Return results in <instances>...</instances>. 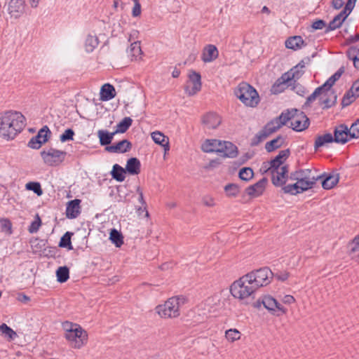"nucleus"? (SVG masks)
Segmentation results:
<instances>
[{
    "mask_svg": "<svg viewBox=\"0 0 359 359\" xmlns=\"http://www.w3.org/2000/svg\"><path fill=\"white\" fill-rule=\"evenodd\" d=\"M273 273L268 267L254 270L235 280L230 287L232 296L244 304H249L254 299L255 292L269 285Z\"/></svg>",
    "mask_w": 359,
    "mask_h": 359,
    "instance_id": "obj_1",
    "label": "nucleus"
},
{
    "mask_svg": "<svg viewBox=\"0 0 359 359\" xmlns=\"http://www.w3.org/2000/svg\"><path fill=\"white\" fill-rule=\"evenodd\" d=\"M25 117L18 111L0 113V136L6 140L13 139L25 127Z\"/></svg>",
    "mask_w": 359,
    "mask_h": 359,
    "instance_id": "obj_2",
    "label": "nucleus"
},
{
    "mask_svg": "<svg viewBox=\"0 0 359 359\" xmlns=\"http://www.w3.org/2000/svg\"><path fill=\"white\" fill-rule=\"evenodd\" d=\"M64 337L70 347L80 349L88 343V334L82 327L76 323L65 321L62 323Z\"/></svg>",
    "mask_w": 359,
    "mask_h": 359,
    "instance_id": "obj_3",
    "label": "nucleus"
},
{
    "mask_svg": "<svg viewBox=\"0 0 359 359\" xmlns=\"http://www.w3.org/2000/svg\"><path fill=\"white\" fill-rule=\"evenodd\" d=\"M234 94L245 105L254 107L259 102L257 90L247 83H240L234 90Z\"/></svg>",
    "mask_w": 359,
    "mask_h": 359,
    "instance_id": "obj_4",
    "label": "nucleus"
},
{
    "mask_svg": "<svg viewBox=\"0 0 359 359\" xmlns=\"http://www.w3.org/2000/svg\"><path fill=\"white\" fill-rule=\"evenodd\" d=\"M182 299L173 297L168 299L163 304L158 305L155 308L156 312L164 318H175L180 315V307Z\"/></svg>",
    "mask_w": 359,
    "mask_h": 359,
    "instance_id": "obj_5",
    "label": "nucleus"
},
{
    "mask_svg": "<svg viewBox=\"0 0 359 359\" xmlns=\"http://www.w3.org/2000/svg\"><path fill=\"white\" fill-rule=\"evenodd\" d=\"M344 71V67H341L332 76H330L325 81L324 84L316 88L314 92L307 97L306 101L304 103V107H310L311 103L313 102L315 97L323 89H331L334 83L339 79Z\"/></svg>",
    "mask_w": 359,
    "mask_h": 359,
    "instance_id": "obj_6",
    "label": "nucleus"
},
{
    "mask_svg": "<svg viewBox=\"0 0 359 359\" xmlns=\"http://www.w3.org/2000/svg\"><path fill=\"white\" fill-rule=\"evenodd\" d=\"M66 155L65 151L53 148L41 152L43 162L50 166H56L60 164L65 160Z\"/></svg>",
    "mask_w": 359,
    "mask_h": 359,
    "instance_id": "obj_7",
    "label": "nucleus"
},
{
    "mask_svg": "<svg viewBox=\"0 0 359 359\" xmlns=\"http://www.w3.org/2000/svg\"><path fill=\"white\" fill-rule=\"evenodd\" d=\"M201 74L195 71H191L189 74V81L184 87L186 93L192 96L199 92L201 89Z\"/></svg>",
    "mask_w": 359,
    "mask_h": 359,
    "instance_id": "obj_8",
    "label": "nucleus"
},
{
    "mask_svg": "<svg viewBox=\"0 0 359 359\" xmlns=\"http://www.w3.org/2000/svg\"><path fill=\"white\" fill-rule=\"evenodd\" d=\"M309 126V118L302 111L293 109V116L290 123L291 128L296 131L300 132L306 129Z\"/></svg>",
    "mask_w": 359,
    "mask_h": 359,
    "instance_id": "obj_9",
    "label": "nucleus"
},
{
    "mask_svg": "<svg viewBox=\"0 0 359 359\" xmlns=\"http://www.w3.org/2000/svg\"><path fill=\"white\" fill-rule=\"evenodd\" d=\"M295 80V74L286 72L276 80L272 86L271 91L273 94L282 93L287 86L291 85V81Z\"/></svg>",
    "mask_w": 359,
    "mask_h": 359,
    "instance_id": "obj_10",
    "label": "nucleus"
},
{
    "mask_svg": "<svg viewBox=\"0 0 359 359\" xmlns=\"http://www.w3.org/2000/svg\"><path fill=\"white\" fill-rule=\"evenodd\" d=\"M337 95L331 89H323L315 97L313 101L319 98L320 104L323 109H328L334 106L337 102Z\"/></svg>",
    "mask_w": 359,
    "mask_h": 359,
    "instance_id": "obj_11",
    "label": "nucleus"
},
{
    "mask_svg": "<svg viewBox=\"0 0 359 359\" xmlns=\"http://www.w3.org/2000/svg\"><path fill=\"white\" fill-rule=\"evenodd\" d=\"M262 305L269 311H274L278 309L283 313L286 312V309L282 306L276 299L269 295L264 296L262 299H259L254 303V306L256 308H259Z\"/></svg>",
    "mask_w": 359,
    "mask_h": 359,
    "instance_id": "obj_12",
    "label": "nucleus"
},
{
    "mask_svg": "<svg viewBox=\"0 0 359 359\" xmlns=\"http://www.w3.org/2000/svg\"><path fill=\"white\" fill-rule=\"evenodd\" d=\"M269 172H270L272 175L271 181L273 184L276 187H282L286 183L288 178H290V176L287 175V165H283L280 168L269 170Z\"/></svg>",
    "mask_w": 359,
    "mask_h": 359,
    "instance_id": "obj_13",
    "label": "nucleus"
},
{
    "mask_svg": "<svg viewBox=\"0 0 359 359\" xmlns=\"http://www.w3.org/2000/svg\"><path fill=\"white\" fill-rule=\"evenodd\" d=\"M333 137L335 142L342 144L352 139L350 130L345 124H340L335 127Z\"/></svg>",
    "mask_w": 359,
    "mask_h": 359,
    "instance_id": "obj_14",
    "label": "nucleus"
},
{
    "mask_svg": "<svg viewBox=\"0 0 359 359\" xmlns=\"http://www.w3.org/2000/svg\"><path fill=\"white\" fill-rule=\"evenodd\" d=\"M50 133L49 128L47 126H44L39 131L36 136L31 138L28 142V147L35 149H39L43 143L47 142L48 134Z\"/></svg>",
    "mask_w": 359,
    "mask_h": 359,
    "instance_id": "obj_15",
    "label": "nucleus"
},
{
    "mask_svg": "<svg viewBox=\"0 0 359 359\" xmlns=\"http://www.w3.org/2000/svg\"><path fill=\"white\" fill-rule=\"evenodd\" d=\"M267 179L264 177L253 185L247 187L245 192L250 197H258L264 191Z\"/></svg>",
    "mask_w": 359,
    "mask_h": 359,
    "instance_id": "obj_16",
    "label": "nucleus"
},
{
    "mask_svg": "<svg viewBox=\"0 0 359 359\" xmlns=\"http://www.w3.org/2000/svg\"><path fill=\"white\" fill-rule=\"evenodd\" d=\"M276 130L270 123H268L263 129L259 131L251 140V145L256 146L266 139L270 135Z\"/></svg>",
    "mask_w": 359,
    "mask_h": 359,
    "instance_id": "obj_17",
    "label": "nucleus"
},
{
    "mask_svg": "<svg viewBox=\"0 0 359 359\" xmlns=\"http://www.w3.org/2000/svg\"><path fill=\"white\" fill-rule=\"evenodd\" d=\"M219 56L217 47L212 44L206 45L202 51L201 60L205 63H209L215 60Z\"/></svg>",
    "mask_w": 359,
    "mask_h": 359,
    "instance_id": "obj_18",
    "label": "nucleus"
},
{
    "mask_svg": "<svg viewBox=\"0 0 359 359\" xmlns=\"http://www.w3.org/2000/svg\"><path fill=\"white\" fill-rule=\"evenodd\" d=\"M132 144L128 140H123L118 143L105 147V150L110 153L122 154L130 151Z\"/></svg>",
    "mask_w": 359,
    "mask_h": 359,
    "instance_id": "obj_19",
    "label": "nucleus"
},
{
    "mask_svg": "<svg viewBox=\"0 0 359 359\" xmlns=\"http://www.w3.org/2000/svg\"><path fill=\"white\" fill-rule=\"evenodd\" d=\"M292 116H293V109L292 111H287V112H283L281 114L272 120L269 123L277 131L283 126L285 125L288 121L291 123Z\"/></svg>",
    "mask_w": 359,
    "mask_h": 359,
    "instance_id": "obj_20",
    "label": "nucleus"
},
{
    "mask_svg": "<svg viewBox=\"0 0 359 359\" xmlns=\"http://www.w3.org/2000/svg\"><path fill=\"white\" fill-rule=\"evenodd\" d=\"M81 200L74 199L68 202L66 208V216L69 219L76 218L81 213Z\"/></svg>",
    "mask_w": 359,
    "mask_h": 359,
    "instance_id": "obj_21",
    "label": "nucleus"
},
{
    "mask_svg": "<svg viewBox=\"0 0 359 359\" xmlns=\"http://www.w3.org/2000/svg\"><path fill=\"white\" fill-rule=\"evenodd\" d=\"M222 140L216 139L206 140L201 145V149L206 153H219L221 150Z\"/></svg>",
    "mask_w": 359,
    "mask_h": 359,
    "instance_id": "obj_22",
    "label": "nucleus"
},
{
    "mask_svg": "<svg viewBox=\"0 0 359 359\" xmlns=\"http://www.w3.org/2000/svg\"><path fill=\"white\" fill-rule=\"evenodd\" d=\"M219 154L224 157L234 158L238 154V149L236 145L230 142L222 141Z\"/></svg>",
    "mask_w": 359,
    "mask_h": 359,
    "instance_id": "obj_23",
    "label": "nucleus"
},
{
    "mask_svg": "<svg viewBox=\"0 0 359 359\" xmlns=\"http://www.w3.org/2000/svg\"><path fill=\"white\" fill-rule=\"evenodd\" d=\"M203 123L208 129H215L221 123V118L215 113H208L203 116Z\"/></svg>",
    "mask_w": 359,
    "mask_h": 359,
    "instance_id": "obj_24",
    "label": "nucleus"
},
{
    "mask_svg": "<svg viewBox=\"0 0 359 359\" xmlns=\"http://www.w3.org/2000/svg\"><path fill=\"white\" fill-rule=\"evenodd\" d=\"M348 254L351 259L359 263V236H355L348 245Z\"/></svg>",
    "mask_w": 359,
    "mask_h": 359,
    "instance_id": "obj_25",
    "label": "nucleus"
},
{
    "mask_svg": "<svg viewBox=\"0 0 359 359\" xmlns=\"http://www.w3.org/2000/svg\"><path fill=\"white\" fill-rule=\"evenodd\" d=\"M348 16V13L341 11L330 22L328 26L326 27L325 32L327 33L339 28Z\"/></svg>",
    "mask_w": 359,
    "mask_h": 359,
    "instance_id": "obj_26",
    "label": "nucleus"
},
{
    "mask_svg": "<svg viewBox=\"0 0 359 359\" xmlns=\"http://www.w3.org/2000/svg\"><path fill=\"white\" fill-rule=\"evenodd\" d=\"M320 176H314L311 174H309L306 175L304 177L301 178L298 182L302 188L300 191H306L309 189H311L313 185L316 184V181L320 178Z\"/></svg>",
    "mask_w": 359,
    "mask_h": 359,
    "instance_id": "obj_27",
    "label": "nucleus"
},
{
    "mask_svg": "<svg viewBox=\"0 0 359 359\" xmlns=\"http://www.w3.org/2000/svg\"><path fill=\"white\" fill-rule=\"evenodd\" d=\"M116 96L114 87L109 84H104L100 90V99L102 101H108L113 99Z\"/></svg>",
    "mask_w": 359,
    "mask_h": 359,
    "instance_id": "obj_28",
    "label": "nucleus"
},
{
    "mask_svg": "<svg viewBox=\"0 0 359 359\" xmlns=\"http://www.w3.org/2000/svg\"><path fill=\"white\" fill-rule=\"evenodd\" d=\"M151 137L154 142L162 146L165 151H169V139L159 131H155L151 133Z\"/></svg>",
    "mask_w": 359,
    "mask_h": 359,
    "instance_id": "obj_29",
    "label": "nucleus"
},
{
    "mask_svg": "<svg viewBox=\"0 0 359 359\" xmlns=\"http://www.w3.org/2000/svg\"><path fill=\"white\" fill-rule=\"evenodd\" d=\"M339 174L336 171L327 175L322 182V186L325 189H330L333 188L339 182Z\"/></svg>",
    "mask_w": 359,
    "mask_h": 359,
    "instance_id": "obj_30",
    "label": "nucleus"
},
{
    "mask_svg": "<svg viewBox=\"0 0 359 359\" xmlns=\"http://www.w3.org/2000/svg\"><path fill=\"white\" fill-rule=\"evenodd\" d=\"M23 6V0H10L8 6V11L11 15L17 17L22 12Z\"/></svg>",
    "mask_w": 359,
    "mask_h": 359,
    "instance_id": "obj_31",
    "label": "nucleus"
},
{
    "mask_svg": "<svg viewBox=\"0 0 359 359\" xmlns=\"http://www.w3.org/2000/svg\"><path fill=\"white\" fill-rule=\"evenodd\" d=\"M333 135L331 133H325L323 135H318L314 142V149L317 151L320 147H324L326 144L332 143L334 141Z\"/></svg>",
    "mask_w": 359,
    "mask_h": 359,
    "instance_id": "obj_32",
    "label": "nucleus"
},
{
    "mask_svg": "<svg viewBox=\"0 0 359 359\" xmlns=\"http://www.w3.org/2000/svg\"><path fill=\"white\" fill-rule=\"evenodd\" d=\"M126 170L130 175H137L140 172V162L137 158H130L126 164Z\"/></svg>",
    "mask_w": 359,
    "mask_h": 359,
    "instance_id": "obj_33",
    "label": "nucleus"
},
{
    "mask_svg": "<svg viewBox=\"0 0 359 359\" xmlns=\"http://www.w3.org/2000/svg\"><path fill=\"white\" fill-rule=\"evenodd\" d=\"M304 41L300 36L290 37L285 41V46L287 48L297 50L304 46Z\"/></svg>",
    "mask_w": 359,
    "mask_h": 359,
    "instance_id": "obj_34",
    "label": "nucleus"
},
{
    "mask_svg": "<svg viewBox=\"0 0 359 359\" xmlns=\"http://www.w3.org/2000/svg\"><path fill=\"white\" fill-rule=\"evenodd\" d=\"M116 134L114 133H109L107 130H100L97 132V136L100 139V143L102 146H109L111 142L114 135Z\"/></svg>",
    "mask_w": 359,
    "mask_h": 359,
    "instance_id": "obj_35",
    "label": "nucleus"
},
{
    "mask_svg": "<svg viewBox=\"0 0 359 359\" xmlns=\"http://www.w3.org/2000/svg\"><path fill=\"white\" fill-rule=\"evenodd\" d=\"M348 58L353 61L354 67L359 69V48L350 47L346 51Z\"/></svg>",
    "mask_w": 359,
    "mask_h": 359,
    "instance_id": "obj_36",
    "label": "nucleus"
},
{
    "mask_svg": "<svg viewBox=\"0 0 359 359\" xmlns=\"http://www.w3.org/2000/svg\"><path fill=\"white\" fill-rule=\"evenodd\" d=\"M283 143L284 138L281 135H279L271 141L266 142L265 144V149L268 152H271L281 147Z\"/></svg>",
    "mask_w": 359,
    "mask_h": 359,
    "instance_id": "obj_37",
    "label": "nucleus"
},
{
    "mask_svg": "<svg viewBox=\"0 0 359 359\" xmlns=\"http://www.w3.org/2000/svg\"><path fill=\"white\" fill-rule=\"evenodd\" d=\"M126 170L118 164H115L113 166L111 175L112 177L118 182H123L126 177Z\"/></svg>",
    "mask_w": 359,
    "mask_h": 359,
    "instance_id": "obj_38",
    "label": "nucleus"
},
{
    "mask_svg": "<svg viewBox=\"0 0 359 359\" xmlns=\"http://www.w3.org/2000/svg\"><path fill=\"white\" fill-rule=\"evenodd\" d=\"M109 239L117 248H120L123 244V237L121 233L115 229L111 230Z\"/></svg>",
    "mask_w": 359,
    "mask_h": 359,
    "instance_id": "obj_39",
    "label": "nucleus"
},
{
    "mask_svg": "<svg viewBox=\"0 0 359 359\" xmlns=\"http://www.w3.org/2000/svg\"><path fill=\"white\" fill-rule=\"evenodd\" d=\"M359 96L356 95V92L355 90H353V86H351V89L346 92V93L344 95L341 104L343 107H347L350 105L356 97H358Z\"/></svg>",
    "mask_w": 359,
    "mask_h": 359,
    "instance_id": "obj_40",
    "label": "nucleus"
},
{
    "mask_svg": "<svg viewBox=\"0 0 359 359\" xmlns=\"http://www.w3.org/2000/svg\"><path fill=\"white\" fill-rule=\"evenodd\" d=\"M283 163V160L279 159V157L276 156L271 161L264 163V165L263 166L266 169L264 170V172H268L269 170H277L278 168H280Z\"/></svg>",
    "mask_w": 359,
    "mask_h": 359,
    "instance_id": "obj_41",
    "label": "nucleus"
},
{
    "mask_svg": "<svg viewBox=\"0 0 359 359\" xmlns=\"http://www.w3.org/2000/svg\"><path fill=\"white\" fill-rule=\"evenodd\" d=\"M133 120L130 117H125L116 126V133H123L132 125Z\"/></svg>",
    "mask_w": 359,
    "mask_h": 359,
    "instance_id": "obj_42",
    "label": "nucleus"
},
{
    "mask_svg": "<svg viewBox=\"0 0 359 359\" xmlns=\"http://www.w3.org/2000/svg\"><path fill=\"white\" fill-rule=\"evenodd\" d=\"M99 44L98 38L95 36L89 35L85 43L86 50L87 52H92Z\"/></svg>",
    "mask_w": 359,
    "mask_h": 359,
    "instance_id": "obj_43",
    "label": "nucleus"
},
{
    "mask_svg": "<svg viewBox=\"0 0 359 359\" xmlns=\"http://www.w3.org/2000/svg\"><path fill=\"white\" fill-rule=\"evenodd\" d=\"M69 271L67 266H60L56 271L57 281L60 283L66 282L69 277Z\"/></svg>",
    "mask_w": 359,
    "mask_h": 359,
    "instance_id": "obj_44",
    "label": "nucleus"
},
{
    "mask_svg": "<svg viewBox=\"0 0 359 359\" xmlns=\"http://www.w3.org/2000/svg\"><path fill=\"white\" fill-rule=\"evenodd\" d=\"M301 188L302 187L299 184H298V182H297L294 184H287L286 186L283 187L282 189L285 194L296 195L304 191H300Z\"/></svg>",
    "mask_w": 359,
    "mask_h": 359,
    "instance_id": "obj_45",
    "label": "nucleus"
},
{
    "mask_svg": "<svg viewBox=\"0 0 359 359\" xmlns=\"http://www.w3.org/2000/svg\"><path fill=\"white\" fill-rule=\"evenodd\" d=\"M128 54L132 57L137 58L142 54L140 41L131 43L130 48L128 50Z\"/></svg>",
    "mask_w": 359,
    "mask_h": 359,
    "instance_id": "obj_46",
    "label": "nucleus"
},
{
    "mask_svg": "<svg viewBox=\"0 0 359 359\" xmlns=\"http://www.w3.org/2000/svg\"><path fill=\"white\" fill-rule=\"evenodd\" d=\"M305 60L306 62L304 61V60H302L289 72L295 74V79H298L303 73V72L302 70L299 71V69H302L303 68H304L306 64H308L310 61V59L309 57H306Z\"/></svg>",
    "mask_w": 359,
    "mask_h": 359,
    "instance_id": "obj_47",
    "label": "nucleus"
},
{
    "mask_svg": "<svg viewBox=\"0 0 359 359\" xmlns=\"http://www.w3.org/2000/svg\"><path fill=\"white\" fill-rule=\"evenodd\" d=\"M73 233L67 231L61 238L59 246L61 248H67L69 250H72V245L71 243V237Z\"/></svg>",
    "mask_w": 359,
    "mask_h": 359,
    "instance_id": "obj_48",
    "label": "nucleus"
},
{
    "mask_svg": "<svg viewBox=\"0 0 359 359\" xmlns=\"http://www.w3.org/2000/svg\"><path fill=\"white\" fill-rule=\"evenodd\" d=\"M253 170L249 167L243 168L239 171V177L243 181H249L253 177Z\"/></svg>",
    "mask_w": 359,
    "mask_h": 359,
    "instance_id": "obj_49",
    "label": "nucleus"
},
{
    "mask_svg": "<svg viewBox=\"0 0 359 359\" xmlns=\"http://www.w3.org/2000/svg\"><path fill=\"white\" fill-rule=\"evenodd\" d=\"M225 337L228 341L233 342L240 339L241 332L236 329H229L226 331Z\"/></svg>",
    "mask_w": 359,
    "mask_h": 359,
    "instance_id": "obj_50",
    "label": "nucleus"
},
{
    "mask_svg": "<svg viewBox=\"0 0 359 359\" xmlns=\"http://www.w3.org/2000/svg\"><path fill=\"white\" fill-rule=\"evenodd\" d=\"M311 170L309 169L306 170H300L294 172H292L290 175V179L292 180H295L299 182L301 178L304 177L306 175L309 174H311Z\"/></svg>",
    "mask_w": 359,
    "mask_h": 359,
    "instance_id": "obj_51",
    "label": "nucleus"
},
{
    "mask_svg": "<svg viewBox=\"0 0 359 359\" xmlns=\"http://www.w3.org/2000/svg\"><path fill=\"white\" fill-rule=\"evenodd\" d=\"M224 190L226 193V195L230 197L236 196L240 191L239 187L236 184H229L226 185Z\"/></svg>",
    "mask_w": 359,
    "mask_h": 359,
    "instance_id": "obj_52",
    "label": "nucleus"
},
{
    "mask_svg": "<svg viewBox=\"0 0 359 359\" xmlns=\"http://www.w3.org/2000/svg\"><path fill=\"white\" fill-rule=\"evenodd\" d=\"M0 332L10 339H13L16 336V333L5 323L0 325Z\"/></svg>",
    "mask_w": 359,
    "mask_h": 359,
    "instance_id": "obj_53",
    "label": "nucleus"
},
{
    "mask_svg": "<svg viewBox=\"0 0 359 359\" xmlns=\"http://www.w3.org/2000/svg\"><path fill=\"white\" fill-rule=\"evenodd\" d=\"M348 128L351 133V137L359 138V119H357L354 123H353Z\"/></svg>",
    "mask_w": 359,
    "mask_h": 359,
    "instance_id": "obj_54",
    "label": "nucleus"
},
{
    "mask_svg": "<svg viewBox=\"0 0 359 359\" xmlns=\"http://www.w3.org/2000/svg\"><path fill=\"white\" fill-rule=\"evenodd\" d=\"M26 188L29 190L33 191L38 196L42 194L41 185L39 182H29L26 184Z\"/></svg>",
    "mask_w": 359,
    "mask_h": 359,
    "instance_id": "obj_55",
    "label": "nucleus"
},
{
    "mask_svg": "<svg viewBox=\"0 0 359 359\" xmlns=\"http://www.w3.org/2000/svg\"><path fill=\"white\" fill-rule=\"evenodd\" d=\"M41 224V220L39 216L37 215L36 217V219L31 223V225L29 228V231L31 233L37 232Z\"/></svg>",
    "mask_w": 359,
    "mask_h": 359,
    "instance_id": "obj_56",
    "label": "nucleus"
},
{
    "mask_svg": "<svg viewBox=\"0 0 359 359\" xmlns=\"http://www.w3.org/2000/svg\"><path fill=\"white\" fill-rule=\"evenodd\" d=\"M0 225L1 230L5 232H8L9 233H11V222L9 219L2 218L0 219Z\"/></svg>",
    "mask_w": 359,
    "mask_h": 359,
    "instance_id": "obj_57",
    "label": "nucleus"
},
{
    "mask_svg": "<svg viewBox=\"0 0 359 359\" xmlns=\"http://www.w3.org/2000/svg\"><path fill=\"white\" fill-rule=\"evenodd\" d=\"M74 135V132L72 129L68 128L65 130L63 134L60 135V140L62 142L72 140Z\"/></svg>",
    "mask_w": 359,
    "mask_h": 359,
    "instance_id": "obj_58",
    "label": "nucleus"
},
{
    "mask_svg": "<svg viewBox=\"0 0 359 359\" xmlns=\"http://www.w3.org/2000/svg\"><path fill=\"white\" fill-rule=\"evenodd\" d=\"M202 203L207 207H213L215 205L214 198L210 196H204L202 198Z\"/></svg>",
    "mask_w": 359,
    "mask_h": 359,
    "instance_id": "obj_59",
    "label": "nucleus"
},
{
    "mask_svg": "<svg viewBox=\"0 0 359 359\" xmlns=\"http://www.w3.org/2000/svg\"><path fill=\"white\" fill-rule=\"evenodd\" d=\"M136 192L139 195L138 201L140 202V203H141V205H142V207L145 210L146 208H147V203H146V201H144V195H143L142 190L141 189V188L140 187H137Z\"/></svg>",
    "mask_w": 359,
    "mask_h": 359,
    "instance_id": "obj_60",
    "label": "nucleus"
},
{
    "mask_svg": "<svg viewBox=\"0 0 359 359\" xmlns=\"http://www.w3.org/2000/svg\"><path fill=\"white\" fill-rule=\"evenodd\" d=\"M293 90L299 95L304 96L306 93V88L299 83L293 86Z\"/></svg>",
    "mask_w": 359,
    "mask_h": 359,
    "instance_id": "obj_61",
    "label": "nucleus"
},
{
    "mask_svg": "<svg viewBox=\"0 0 359 359\" xmlns=\"http://www.w3.org/2000/svg\"><path fill=\"white\" fill-rule=\"evenodd\" d=\"M357 0H348L345 8L342 10L343 11H346V13H348V15L351 13L353 9L355 2Z\"/></svg>",
    "mask_w": 359,
    "mask_h": 359,
    "instance_id": "obj_62",
    "label": "nucleus"
},
{
    "mask_svg": "<svg viewBox=\"0 0 359 359\" xmlns=\"http://www.w3.org/2000/svg\"><path fill=\"white\" fill-rule=\"evenodd\" d=\"M325 22L323 20H318L313 22L312 28L314 29H322L325 27Z\"/></svg>",
    "mask_w": 359,
    "mask_h": 359,
    "instance_id": "obj_63",
    "label": "nucleus"
},
{
    "mask_svg": "<svg viewBox=\"0 0 359 359\" xmlns=\"http://www.w3.org/2000/svg\"><path fill=\"white\" fill-rule=\"evenodd\" d=\"M132 14L133 17H137L141 14V6L136 0H135V5L133 8Z\"/></svg>",
    "mask_w": 359,
    "mask_h": 359,
    "instance_id": "obj_64",
    "label": "nucleus"
}]
</instances>
